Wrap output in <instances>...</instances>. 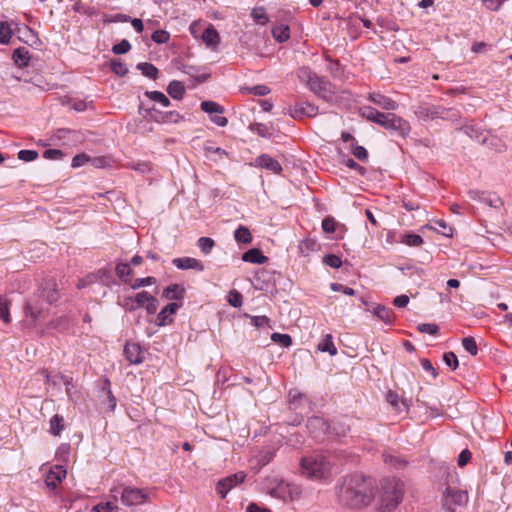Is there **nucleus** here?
Wrapping results in <instances>:
<instances>
[{"label":"nucleus","instance_id":"1","mask_svg":"<svg viewBox=\"0 0 512 512\" xmlns=\"http://www.w3.org/2000/svg\"><path fill=\"white\" fill-rule=\"evenodd\" d=\"M374 481L370 477L354 474L343 477L338 487V499L341 504L360 508L371 503L374 493Z\"/></svg>","mask_w":512,"mask_h":512},{"label":"nucleus","instance_id":"2","mask_svg":"<svg viewBox=\"0 0 512 512\" xmlns=\"http://www.w3.org/2000/svg\"><path fill=\"white\" fill-rule=\"evenodd\" d=\"M362 115L371 122H374L385 129L405 138L411 131L408 121L393 113H382L372 107H364Z\"/></svg>","mask_w":512,"mask_h":512},{"label":"nucleus","instance_id":"3","mask_svg":"<svg viewBox=\"0 0 512 512\" xmlns=\"http://www.w3.org/2000/svg\"><path fill=\"white\" fill-rule=\"evenodd\" d=\"M301 473L313 480H325L332 474V464L323 454H313L301 460Z\"/></svg>","mask_w":512,"mask_h":512},{"label":"nucleus","instance_id":"4","mask_svg":"<svg viewBox=\"0 0 512 512\" xmlns=\"http://www.w3.org/2000/svg\"><path fill=\"white\" fill-rule=\"evenodd\" d=\"M261 487L266 494L283 501L293 500L299 494L297 486L286 483L277 475L267 476L262 481Z\"/></svg>","mask_w":512,"mask_h":512},{"label":"nucleus","instance_id":"5","mask_svg":"<svg viewBox=\"0 0 512 512\" xmlns=\"http://www.w3.org/2000/svg\"><path fill=\"white\" fill-rule=\"evenodd\" d=\"M403 498V485L397 479H385L379 497V511L390 512L394 510Z\"/></svg>","mask_w":512,"mask_h":512},{"label":"nucleus","instance_id":"6","mask_svg":"<svg viewBox=\"0 0 512 512\" xmlns=\"http://www.w3.org/2000/svg\"><path fill=\"white\" fill-rule=\"evenodd\" d=\"M300 79L307 84L309 89L323 99L331 96V84L324 77L313 73L309 68H302L299 71Z\"/></svg>","mask_w":512,"mask_h":512},{"label":"nucleus","instance_id":"7","mask_svg":"<svg viewBox=\"0 0 512 512\" xmlns=\"http://www.w3.org/2000/svg\"><path fill=\"white\" fill-rule=\"evenodd\" d=\"M415 115L424 121L438 118L452 120L458 117V112L454 109H447L441 106L421 104L415 109Z\"/></svg>","mask_w":512,"mask_h":512},{"label":"nucleus","instance_id":"8","mask_svg":"<svg viewBox=\"0 0 512 512\" xmlns=\"http://www.w3.org/2000/svg\"><path fill=\"white\" fill-rule=\"evenodd\" d=\"M468 500L467 491L448 486L443 493L442 507L447 512H454L457 508L465 507Z\"/></svg>","mask_w":512,"mask_h":512},{"label":"nucleus","instance_id":"9","mask_svg":"<svg viewBox=\"0 0 512 512\" xmlns=\"http://www.w3.org/2000/svg\"><path fill=\"white\" fill-rule=\"evenodd\" d=\"M111 492L113 493L115 499L117 494H120L122 503L126 506L142 505L149 498V493L147 490L136 487H124L121 491L118 489H112Z\"/></svg>","mask_w":512,"mask_h":512},{"label":"nucleus","instance_id":"10","mask_svg":"<svg viewBox=\"0 0 512 512\" xmlns=\"http://www.w3.org/2000/svg\"><path fill=\"white\" fill-rule=\"evenodd\" d=\"M245 477V473L237 472L220 479L216 484L217 493L221 496V498H225L231 489L244 482Z\"/></svg>","mask_w":512,"mask_h":512},{"label":"nucleus","instance_id":"11","mask_svg":"<svg viewBox=\"0 0 512 512\" xmlns=\"http://www.w3.org/2000/svg\"><path fill=\"white\" fill-rule=\"evenodd\" d=\"M469 197L472 200L478 201L492 208L499 209L502 207L503 202L499 196L490 192H482L479 190H470L468 192Z\"/></svg>","mask_w":512,"mask_h":512},{"label":"nucleus","instance_id":"12","mask_svg":"<svg viewBox=\"0 0 512 512\" xmlns=\"http://www.w3.org/2000/svg\"><path fill=\"white\" fill-rule=\"evenodd\" d=\"M307 428L311 435L319 440L330 431L331 425L321 417H313L308 420Z\"/></svg>","mask_w":512,"mask_h":512},{"label":"nucleus","instance_id":"13","mask_svg":"<svg viewBox=\"0 0 512 512\" xmlns=\"http://www.w3.org/2000/svg\"><path fill=\"white\" fill-rule=\"evenodd\" d=\"M148 115L158 123H177L182 118L176 111L162 112L154 107L148 110Z\"/></svg>","mask_w":512,"mask_h":512},{"label":"nucleus","instance_id":"14","mask_svg":"<svg viewBox=\"0 0 512 512\" xmlns=\"http://www.w3.org/2000/svg\"><path fill=\"white\" fill-rule=\"evenodd\" d=\"M66 470L63 466L55 465L49 470L45 477V484L51 489H55L57 485L66 477Z\"/></svg>","mask_w":512,"mask_h":512},{"label":"nucleus","instance_id":"15","mask_svg":"<svg viewBox=\"0 0 512 512\" xmlns=\"http://www.w3.org/2000/svg\"><path fill=\"white\" fill-rule=\"evenodd\" d=\"M318 114V107L309 102H298L292 108L291 115L294 118L315 117Z\"/></svg>","mask_w":512,"mask_h":512},{"label":"nucleus","instance_id":"16","mask_svg":"<svg viewBox=\"0 0 512 512\" xmlns=\"http://www.w3.org/2000/svg\"><path fill=\"white\" fill-rule=\"evenodd\" d=\"M172 263L175 267H177L180 270H188L193 269L196 271H203L204 265L203 263L192 257H180V258H174L172 260Z\"/></svg>","mask_w":512,"mask_h":512},{"label":"nucleus","instance_id":"17","mask_svg":"<svg viewBox=\"0 0 512 512\" xmlns=\"http://www.w3.org/2000/svg\"><path fill=\"white\" fill-rule=\"evenodd\" d=\"M124 354L131 364L143 362V352L138 343L127 342L124 346Z\"/></svg>","mask_w":512,"mask_h":512},{"label":"nucleus","instance_id":"18","mask_svg":"<svg viewBox=\"0 0 512 512\" xmlns=\"http://www.w3.org/2000/svg\"><path fill=\"white\" fill-rule=\"evenodd\" d=\"M180 305L177 303H169L166 305L157 315L156 324L158 326H165L171 324L173 319L172 316L176 314Z\"/></svg>","mask_w":512,"mask_h":512},{"label":"nucleus","instance_id":"19","mask_svg":"<svg viewBox=\"0 0 512 512\" xmlns=\"http://www.w3.org/2000/svg\"><path fill=\"white\" fill-rule=\"evenodd\" d=\"M40 297L43 298L48 304L56 302L59 298L57 290V284L54 279L47 280L40 293Z\"/></svg>","mask_w":512,"mask_h":512},{"label":"nucleus","instance_id":"20","mask_svg":"<svg viewBox=\"0 0 512 512\" xmlns=\"http://www.w3.org/2000/svg\"><path fill=\"white\" fill-rule=\"evenodd\" d=\"M44 308L39 305L37 299H30L25 305V314L27 318H30L32 323H35L43 317Z\"/></svg>","mask_w":512,"mask_h":512},{"label":"nucleus","instance_id":"21","mask_svg":"<svg viewBox=\"0 0 512 512\" xmlns=\"http://www.w3.org/2000/svg\"><path fill=\"white\" fill-rule=\"evenodd\" d=\"M258 166L267 169L275 174H279L282 171L280 163L267 154H261L256 158Z\"/></svg>","mask_w":512,"mask_h":512},{"label":"nucleus","instance_id":"22","mask_svg":"<svg viewBox=\"0 0 512 512\" xmlns=\"http://www.w3.org/2000/svg\"><path fill=\"white\" fill-rule=\"evenodd\" d=\"M369 99L376 105H378L379 107H381L382 109H385V110H388V111H392V110H395L397 109L398 107V104L392 100L391 98L385 96V95H382L380 93H372L369 95Z\"/></svg>","mask_w":512,"mask_h":512},{"label":"nucleus","instance_id":"23","mask_svg":"<svg viewBox=\"0 0 512 512\" xmlns=\"http://www.w3.org/2000/svg\"><path fill=\"white\" fill-rule=\"evenodd\" d=\"M185 288L179 284H172L163 290L162 296L169 300H181L184 297Z\"/></svg>","mask_w":512,"mask_h":512},{"label":"nucleus","instance_id":"24","mask_svg":"<svg viewBox=\"0 0 512 512\" xmlns=\"http://www.w3.org/2000/svg\"><path fill=\"white\" fill-rule=\"evenodd\" d=\"M373 313L385 324L391 325L395 321L394 312L392 311V309L387 308L385 306H382V305L375 306Z\"/></svg>","mask_w":512,"mask_h":512},{"label":"nucleus","instance_id":"25","mask_svg":"<svg viewBox=\"0 0 512 512\" xmlns=\"http://www.w3.org/2000/svg\"><path fill=\"white\" fill-rule=\"evenodd\" d=\"M298 249L301 255L308 256L311 252L318 251L320 244L316 239L306 238L300 242Z\"/></svg>","mask_w":512,"mask_h":512},{"label":"nucleus","instance_id":"26","mask_svg":"<svg viewBox=\"0 0 512 512\" xmlns=\"http://www.w3.org/2000/svg\"><path fill=\"white\" fill-rule=\"evenodd\" d=\"M12 59L18 67H25L28 65L30 56L29 51L25 47H19L14 50Z\"/></svg>","mask_w":512,"mask_h":512},{"label":"nucleus","instance_id":"27","mask_svg":"<svg viewBox=\"0 0 512 512\" xmlns=\"http://www.w3.org/2000/svg\"><path fill=\"white\" fill-rule=\"evenodd\" d=\"M317 348L319 351L327 352L331 356H335L337 354V348L333 343V337L331 334H326L318 343Z\"/></svg>","mask_w":512,"mask_h":512},{"label":"nucleus","instance_id":"28","mask_svg":"<svg viewBox=\"0 0 512 512\" xmlns=\"http://www.w3.org/2000/svg\"><path fill=\"white\" fill-rule=\"evenodd\" d=\"M242 260L249 263L264 264L267 257L259 249H250L242 255Z\"/></svg>","mask_w":512,"mask_h":512},{"label":"nucleus","instance_id":"29","mask_svg":"<svg viewBox=\"0 0 512 512\" xmlns=\"http://www.w3.org/2000/svg\"><path fill=\"white\" fill-rule=\"evenodd\" d=\"M202 39L207 46H216L220 42V36L217 30L209 25L202 34Z\"/></svg>","mask_w":512,"mask_h":512},{"label":"nucleus","instance_id":"30","mask_svg":"<svg viewBox=\"0 0 512 512\" xmlns=\"http://www.w3.org/2000/svg\"><path fill=\"white\" fill-rule=\"evenodd\" d=\"M274 39L280 43L285 42L290 37V29L288 25L280 24L272 28Z\"/></svg>","mask_w":512,"mask_h":512},{"label":"nucleus","instance_id":"31","mask_svg":"<svg viewBox=\"0 0 512 512\" xmlns=\"http://www.w3.org/2000/svg\"><path fill=\"white\" fill-rule=\"evenodd\" d=\"M167 92L173 99L180 100L184 96L185 87L180 81L174 80L169 83Z\"/></svg>","mask_w":512,"mask_h":512},{"label":"nucleus","instance_id":"32","mask_svg":"<svg viewBox=\"0 0 512 512\" xmlns=\"http://www.w3.org/2000/svg\"><path fill=\"white\" fill-rule=\"evenodd\" d=\"M182 72L194 78L198 83L204 82L209 77V74H200V68L192 65H184Z\"/></svg>","mask_w":512,"mask_h":512},{"label":"nucleus","instance_id":"33","mask_svg":"<svg viewBox=\"0 0 512 512\" xmlns=\"http://www.w3.org/2000/svg\"><path fill=\"white\" fill-rule=\"evenodd\" d=\"M41 374L45 378L49 387L55 390H60V386L62 384L60 377H66V375L62 374L50 375L47 370H42Z\"/></svg>","mask_w":512,"mask_h":512},{"label":"nucleus","instance_id":"34","mask_svg":"<svg viewBox=\"0 0 512 512\" xmlns=\"http://www.w3.org/2000/svg\"><path fill=\"white\" fill-rule=\"evenodd\" d=\"M117 276L127 283L132 276V269L128 263H118L115 268Z\"/></svg>","mask_w":512,"mask_h":512},{"label":"nucleus","instance_id":"35","mask_svg":"<svg viewBox=\"0 0 512 512\" xmlns=\"http://www.w3.org/2000/svg\"><path fill=\"white\" fill-rule=\"evenodd\" d=\"M137 69L142 72V74L150 79L155 80L158 76V69L151 63L142 62L137 64Z\"/></svg>","mask_w":512,"mask_h":512},{"label":"nucleus","instance_id":"36","mask_svg":"<svg viewBox=\"0 0 512 512\" xmlns=\"http://www.w3.org/2000/svg\"><path fill=\"white\" fill-rule=\"evenodd\" d=\"M201 109L209 114V115H212V114H222L224 112V108L223 106H221L220 104H218L217 102H214V101H203L201 102Z\"/></svg>","mask_w":512,"mask_h":512},{"label":"nucleus","instance_id":"37","mask_svg":"<svg viewBox=\"0 0 512 512\" xmlns=\"http://www.w3.org/2000/svg\"><path fill=\"white\" fill-rule=\"evenodd\" d=\"M145 95L152 101L159 103L162 107H168L170 105L169 98L160 91H146Z\"/></svg>","mask_w":512,"mask_h":512},{"label":"nucleus","instance_id":"38","mask_svg":"<svg viewBox=\"0 0 512 512\" xmlns=\"http://www.w3.org/2000/svg\"><path fill=\"white\" fill-rule=\"evenodd\" d=\"M64 429V418L58 414H55L50 419V432L51 434L58 436Z\"/></svg>","mask_w":512,"mask_h":512},{"label":"nucleus","instance_id":"39","mask_svg":"<svg viewBox=\"0 0 512 512\" xmlns=\"http://www.w3.org/2000/svg\"><path fill=\"white\" fill-rule=\"evenodd\" d=\"M234 237L238 243L248 244L252 241L249 229L244 226H240L235 230Z\"/></svg>","mask_w":512,"mask_h":512},{"label":"nucleus","instance_id":"40","mask_svg":"<svg viewBox=\"0 0 512 512\" xmlns=\"http://www.w3.org/2000/svg\"><path fill=\"white\" fill-rule=\"evenodd\" d=\"M481 143L491 149H495L496 151H502V148L504 147L501 140L492 135L483 137L481 139Z\"/></svg>","mask_w":512,"mask_h":512},{"label":"nucleus","instance_id":"41","mask_svg":"<svg viewBox=\"0 0 512 512\" xmlns=\"http://www.w3.org/2000/svg\"><path fill=\"white\" fill-rule=\"evenodd\" d=\"M331 428L328 434L335 435L337 437L345 436L349 431V426L341 422H333L330 424Z\"/></svg>","mask_w":512,"mask_h":512},{"label":"nucleus","instance_id":"42","mask_svg":"<svg viewBox=\"0 0 512 512\" xmlns=\"http://www.w3.org/2000/svg\"><path fill=\"white\" fill-rule=\"evenodd\" d=\"M197 245L203 254L208 255L212 251L215 242L212 238L200 237L197 241Z\"/></svg>","mask_w":512,"mask_h":512},{"label":"nucleus","instance_id":"43","mask_svg":"<svg viewBox=\"0 0 512 512\" xmlns=\"http://www.w3.org/2000/svg\"><path fill=\"white\" fill-rule=\"evenodd\" d=\"M401 242L411 247H418L423 243V239L418 234L407 233L403 235Z\"/></svg>","mask_w":512,"mask_h":512},{"label":"nucleus","instance_id":"44","mask_svg":"<svg viewBox=\"0 0 512 512\" xmlns=\"http://www.w3.org/2000/svg\"><path fill=\"white\" fill-rule=\"evenodd\" d=\"M11 38H12V30H11L10 26L6 22L1 21L0 22V43L7 45V44H9Z\"/></svg>","mask_w":512,"mask_h":512},{"label":"nucleus","instance_id":"45","mask_svg":"<svg viewBox=\"0 0 512 512\" xmlns=\"http://www.w3.org/2000/svg\"><path fill=\"white\" fill-rule=\"evenodd\" d=\"M251 16L254 21L260 25H265L268 22V16L263 7H256L252 10Z\"/></svg>","mask_w":512,"mask_h":512},{"label":"nucleus","instance_id":"46","mask_svg":"<svg viewBox=\"0 0 512 512\" xmlns=\"http://www.w3.org/2000/svg\"><path fill=\"white\" fill-rule=\"evenodd\" d=\"M62 384L65 386L66 394L69 398V400L74 401L75 400V385L73 382V378L66 376V377H60Z\"/></svg>","mask_w":512,"mask_h":512},{"label":"nucleus","instance_id":"47","mask_svg":"<svg viewBox=\"0 0 512 512\" xmlns=\"http://www.w3.org/2000/svg\"><path fill=\"white\" fill-rule=\"evenodd\" d=\"M128 167L141 174H147L152 170L151 164L146 161L132 162L128 164Z\"/></svg>","mask_w":512,"mask_h":512},{"label":"nucleus","instance_id":"48","mask_svg":"<svg viewBox=\"0 0 512 512\" xmlns=\"http://www.w3.org/2000/svg\"><path fill=\"white\" fill-rule=\"evenodd\" d=\"M271 340L283 347H289L292 344V338L289 334H281L275 332L271 335Z\"/></svg>","mask_w":512,"mask_h":512},{"label":"nucleus","instance_id":"49","mask_svg":"<svg viewBox=\"0 0 512 512\" xmlns=\"http://www.w3.org/2000/svg\"><path fill=\"white\" fill-rule=\"evenodd\" d=\"M118 507L114 502H102L92 508V512H117Z\"/></svg>","mask_w":512,"mask_h":512},{"label":"nucleus","instance_id":"50","mask_svg":"<svg viewBox=\"0 0 512 512\" xmlns=\"http://www.w3.org/2000/svg\"><path fill=\"white\" fill-rule=\"evenodd\" d=\"M463 348L470 353L472 356L477 355L478 347L473 337H465L462 340Z\"/></svg>","mask_w":512,"mask_h":512},{"label":"nucleus","instance_id":"51","mask_svg":"<svg viewBox=\"0 0 512 512\" xmlns=\"http://www.w3.org/2000/svg\"><path fill=\"white\" fill-rule=\"evenodd\" d=\"M0 319L5 323L10 322L9 302L3 296H0Z\"/></svg>","mask_w":512,"mask_h":512},{"label":"nucleus","instance_id":"52","mask_svg":"<svg viewBox=\"0 0 512 512\" xmlns=\"http://www.w3.org/2000/svg\"><path fill=\"white\" fill-rule=\"evenodd\" d=\"M434 229L441 233L443 236L451 237L453 234V229L443 220H437L434 222Z\"/></svg>","mask_w":512,"mask_h":512},{"label":"nucleus","instance_id":"53","mask_svg":"<svg viewBox=\"0 0 512 512\" xmlns=\"http://www.w3.org/2000/svg\"><path fill=\"white\" fill-rule=\"evenodd\" d=\"M156 283V278L148 276L145 278H137L134 280V282L131 284V288L133 290H137L141 287L153 285Z\"/></svg>","mask_w":512,"mask_h":512},{"label":"nucleus","instance_id":"54","mask_svg":"<svg viewBox=\"0 0 512 512\" xmlns=\"http://www.w3.org/2000/svg\"><path fill=\"white\" fill-rule=\"evenodd\" d=\"M227 301L231 306L238 308L242 305L243 297L238 291L232 290L227 296Z\"/></svg>","mask_w":512,"mask_h":512},{"label":"nucleus","instance_id":"55","mask_svg":"<svg viewBox=\"0 0 512 512\" xmlns=\"http://www.w3.org/2000/svg\"><path fill=\"white\" fill-rule=\"evenodd\" d=\"M110 66L111 70L119 76H124L128 73L127 66L119 60H112Z\"/></svg>","mask_w":512,"mask_h":512},{"label":"nucleus","instance_id":"56","mask_svg":"<svg viewBox=\"0 0 512 512\" xmlns=\"http://www.w3.org/2000/svg\"><path fill=\"white\" fill-rule=\"evenodd\" d=\"M443 361L452 370H456L459 366L458 358L454 352H446L443 355Z\"/></svg>","mask_w":512,"mask_h":512},{"label":"nucleus","instance_id":"57","mask_svg":"<svg viewBox=\"0 0 512 512\" xmlns=\"http://www.w3.org/2000/svg\"><path fill=\"white\" fill-rule=\"evenodd\" d=\"M103 390L106 392V396H107L108 402H109L110 411H114V409L116 407V399L110 389V381L108 379L105 380Z\"/></svg>","mask_w":512,"mask_h":512},{"label":"nucleus","instance_id":"58","mask_svg":"<svg viewBox=\"0 0 512 512\" xmlns=\"http://www.w3.org/2000/svg\"><path fill=\"white\" fill-rule=\"evenodd\" d=\"M131 49V44L128 40L123 39L118 44L112 47V52L115 54H125Z\"/></svg>","mask_w":512,"mask_h":512},{"label":"nucleus","instance_id":"59","mask_svg":"<svg viewBox=\"0 0 512 512\" xmlns=\"http://www.w3.org/2000/svg\"><path fill=\"white\" fill-rule=\"evenodd\" d=\"M152 295L149 294L147 291H141V292H138L135 296H134V300H135V304L137 306V309L139 307H145L147 301L150 299Z\"/></svg>","mask_w":512,"mask_h":512},{"label":"nucleus","instance_id":"60","mask_svg":"<svg viewBox=\"0 0 512 512\" xmlns=\"http://www.w3.org/2000/svg\"><path fill=\"white\" fill-rule=\"evenodd\" d=\"M331 290L335 292H342L345 295L354 296L356 295V291L350 287L344 286L340 283H331Z\"/></svg>","mask_w":512,"mask_h":512},{"label":"nucleus","instance_id":"61","mask_svg":"<svg viewBox=\"0 0 512 512\" xmlns=\"http://www.w3.org/2000/svg\"><path fill=\"white\" fill-rule=\"evenodd\" d=\"M38 153L35 150H20L18 152V158L25 162H30L37 159Z\"/></svg>","mask_w":512,"mask_h":512},{"label":"nucleus","instance_id":"62","mask_svg":"<svg viewBox=\"0 0 512 512\" xmlns=\"http://www.w3.org/2000/svg\"><path fill=\"white\" fill-rule=\"evenodd\" d=\"M418 330L421 333L435 335L438 332L439 327L434 323H422L418 325Z\"/></svg>","mask_w":512,"mask_h":512},{"label":"nucleus","instance_id":"63","mask_svg":"<svg viewBox=\"0 0 512 512\" xmlns=\"http://www.w3.org/2000/svg\"><path fill=\"white\" fill-rule=\"evenodd\" d=\"M151 38L155 43L164 44L169 40V33L164 30H157L152 34Z\"/></svg>","mask_w":512,"mask_h":512},{"label":"nucleus","instance_id":"64","mask_svg":"<svg viewBox=\"0 0 512 512\" xmlns=\"http://www.w3.org/2000/svg\"><path fill=\"white\" fill-rule=\"evenodd\" d=\"M323 262L332 268H339L342 265L340 257L334 254L326 255L323 259Z\"/></svg>","mask_w":512,"mask_h":512}]
</instances>
